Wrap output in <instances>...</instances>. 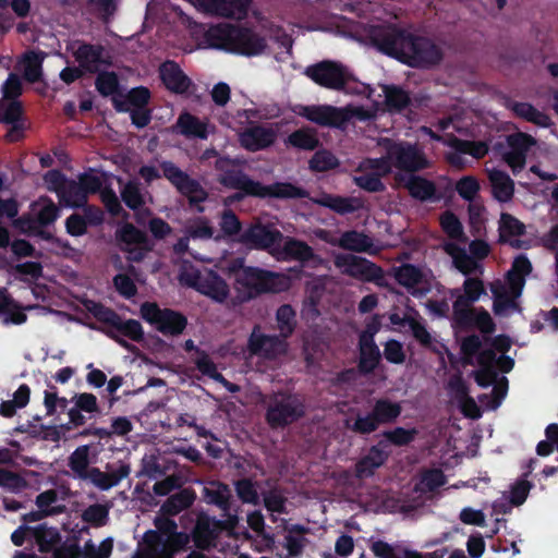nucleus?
<instances>
[{
  "instance_id": "49",
  "label": "nucleus",
  "mask_w": 558,
  "mask_h": 558,
  "mask_svg": "<svg viewBox=\"0 0 558 558\" xmlns=\"http://www.w3.org/2000/svg\"><path fill=\"white\" fill-rule=\"evenodd\" d=\"M454 401L461 409L465 416L477 418L481 416V411L475 401L466 396L464 387L458 383L454 391Z\"/></svg>"
},
{
  "instance_id": "35",
  "label": "nucleus",
  "mask_w": 558,
  "mask_h": 558,
  "mask_svg": "<svg viewBox=\"0 0 558 558\" xmlns=\"http://www.w3.org/2000/svg\"><path fill=\"white\" fill-rule=\"evenodd\" d=\"M487 174L495 198L499 202H509L514 193V183L510 177L498 169H487Z\"/></svg>"
},
{
  "instance_id": "18",
  "label": "nucleus",
  "mask_w": 558,
  "mask_h": 558,
  "mask_svg": "<svg viewBox=\"0 0 558 558\" xmlns=\"http://www.w3.org/2000/svg\"><path fill=\"white\" fill-rule=\"evenodd\" d=\"M446 251L452 257L456 268L464 275L472 274L480 268L475 258L483 259L489 253V246L483 241H474L470 244V251L473 257L466 255L464 250L456 244H446Z\"/></svg>"
},
{
  "instance_id": "21",
  "label": "nucleus",
  "mask_w": 558,
  "mask_h": 558,
  "mask_svg": "<svg viewBox=\"0 0 558 558\" xmlns=\"http://www.w3.org/2000/svg\"><path fill=\"white\" fill-rule=\"evenodd\" d=\"M118 238L124 244L131 260H142L150 250L146 235L131 223H124L119 228Z\"/></svg>"
},
{
  "instance_id": "56",
  "label": "nucleus",
  "mask_w": 558,
  "mask_h": 558,
  "mask_svg": "<svg viewBox=\"0 0 558 558\" xmlns=\"http://www.w3.org/2000/svg\"><path fill=\"white\" fill-rule=\"evenodd\" d=\"M278 328L282 336L292 333L295 326V313L289 305H282L277 312Z\"/></svg>"
},
{
  "instance_id": "43",
  "label": "nucleus",
  "mask_w": 558,
  "mask_h": 558,
  "mask_svg": "<svg viewBox=\"0 0 558 558\" xmlns=\"http://www.w3.org/2000/svg\"><path fill=\"white\" fill-rule=\"evenodd\" d=\"M31 390L26 385L20 386L13 399L0 404V414L5 417L13 416L17 409L24 408L29 401Z\"/></svg>"
},
{
  "instance_id": "38",
  "label": "nucleus",
  "mask_w": 558,
  "mask_h": 558,
  "mask_svg": "<svg viewBox=\"0 0 558 558\" xmlns=\"http://www.w3.org/2000/svg\"><path fill=\"white\" fill-rule=\"evenodd\" d=\"M360 367L364 372H372L378 361H379V351L374 343L373 337L369 335H362L360 339Z\"/></svg>"
},
{
  "instance_id": "63",
  "label": "nucleus",
  "mask_w": 558,
  "mask_h": 558,
  "mask_svg": "<svg viewBox=\"0 0 558 558\" xmlns=\"http://www.w3.org/2000/svg\"><path fill=\"white\" fill-rule=\"evenodd\" d=\"M85 307L99 320L111 325H118V316L111 310L104 307L101 304L89 300L85 302Z\"/></svg>"
},
{
  "instance_id": "42",
  "label": "nucleus",
  "mask_w": 558,
  "mask_h": 558,
  "mask_svg": "<svg viewBox=\"0 0 558 558\" xmlns=\"http://www.w3.org/2000/svg\"><path fill=\"white\" fill-rule=\"evenodd\" d=\"M499 231L502 241L510 242L514 245L517 241H513V238L523 233L524 225L509 214H501Z\"/></svg>"
},
{
  "instance_id": "5",
  "label": "nucleus",
  "mask_w": 558,
  "mask_h": 558,
  "mask_svg": "<svg viewBox=\"0 0 558 558\" xmlns=\"http://www.w3.org/2000/svg\"><path fill=\"white\" fill-rule=\"evenodd\" d=\"M180 281L196 289L218 303H232V289L223 278L209 269L198 270L193 266H184L180 272Z\"/></svg>"
},
{
  "instance_id": "29",
  "label": "nucleus",
  "mask_w": 558,
  "mask_h": 558,
  "mask_svg": "<svg viewBox=\"0 0 558 558\" xmlns=\"http://www.w3.org/2000/svg\"><path fill=\"white\" fill-rule=\"evenodd\" d=\"M21 106L14 99L3 98L0 100V122L12 124V129L8 133V138L15 142L21 137L23 123L20 122Z\"/></svg>"
},
{
  "instance_id": "24",
  "label": "nucleus",
  "mask_w": 558,
  "mask_h": 558,
  "mask_svg": "<svg viewBox=\"0 0 558 558\" xmlns=\"http://www.w3.org/2000/svg\"><path fill=\"white\" fill-rule=\"evenodd\" d=\"M252 353L266 359L277 357L287 351V344L274 336H266L260 330L254 329L248 341Z\"/></svg>"
},
{
  "instance_id": "40",
  "label": "nucleus",
  "mask_w": 558,
  "mask_h": 558,
  "mask_svg": "<svg viewBox=\"0 0 558 558\" xmlns=\"http://www.w3.org/2000/svg\"><path fill=\"white\" fill-rule=\"evenodd\" d=\"M387 453L377 447H373L368 453L356 465L359 476H368L375 469L384 464Z\"/></svg>"
},
{
  "instance_id": "8",
  "label": "nucleus",
  "mask_w": 558,
  "mask_h": 558,
  "mask_svg": "<svg viewBox=\"0 0 558 558\" xmlns=\"http://www.w3.org/2000/svg\"><path fill=\"white\" fill-rule=\"evenodd\" d=\"M210 35L221 38L217 47L244 56L259 54L266 48L264 39L250 31L225 26L213 28Z\"/></svg>"
},
{
  "instance_id": "14",
  "label": "nucleus",
  "mask_w": 558,
  "mask_h": 558,
  "mask_svg": "<svg viewBox=\"0 0 558 558\" xmlns=\"http://www.w3.org/2000/svg\"><path fill=\"white\" fill-rule=\"evenodd\" d=\"M141 316L163 335H180L186 325V319L171 310H160L155 303H144Z\"/></svg>"
},
{
  "instance_id": "36",
  "label": "nucleus",
  "mask_w": 558,
  "mask_h": 558,
  "mask_svg": "<svg viewBox=\"0 0 558 558\" xmlns=\"http://www.w3.org/2000/svg\"><path fill=\"white\" fill-rule=\"evenodd\" d=\"M130 473L128 466H121L117 471L101 472L98 469H90L87 473V477L95 486L102 490L110 489L118 485L120 481L126 477Z\"/></svg>"
},
{
  "instance_id": "50",
  "label": "nucleus",
  "mask_w": 558,
  "mask_h": 558,
  "mask_svg": "<svg viewBox=\"0 0 558 558\" xmlns=\"http://www.w3.org/2000/svg\"><path fill=\"white\" fill-rule=\"evenodd\" d=\"M148 89L140 87L134 88L129 93L126 102H122L116 99L114 104L117 109L120 111H131L133 108H142L148 101Z\"/></svg>"
},
{
  "instance_id": "6",
  "label": "nucleus",
  "mask_w": 558,
  "mask_h": 558,
  "mask_svg": "<svg viewBox=\"0 0 558 558\" xmlns=\"http://www.w3.org/2000/svg\"><path fill=\"white\" fill-rule=\"evenodd\" d=\"M305 74L316 84L329 89H345L347 93L364 94L372 98L373 90L369 86L359 83L351 86V76L345 69L336 62L323 61L311 65L305 70Z\"/></svg>"
},
{
  "instance_id": "25",
  "label": "nucleus",
  "mask_w": 558,
  "mask_h": 558,
  "mask_svg": "<svg viewBox=\"0 0 558 558\" xmlns=\"http://www.w3.org/2000/svg\"><path fill=\"white\" fill-rule=\"evenodd\" d=\"M510 150L504 154V160L513 172L525 165V154L535 144L534 138L525 133H517L508 137Z\"/></svg>"
},
{
  "instance_id": "33",
  "label": "nucleus",
  "mask_w": 558,
  "mask_h": 558,
  "mask_svg": "<svg viewBox=\"0 0 558 558\" xmlns=\"http://www.w3.org/2000/svg\"><path fill=\"white\" fill-rule=\"evenodd\" d=\"M508 109L517 117L537 126L548 128L551 125L549 116L529 102L511 101L508 104Z\"/></svg>"
},
{
  "instance_id": "16",
  "label": "nucleus",
  "mask_w": 558,
  "mask_h": 558,
  "mask_svg": "<svg viewBox=\"0 0 558 558\" xmlns=\"http://www.w3.org/2000/svg\"><path fill=\"white\" fill-rule=\"evenodd\" d=\"M450 294L456 298L452 305V318L457 324L464 325L471 316V304L485 294V288L481 280L469 278L463 283L462 293L459 290H452Z\"/></svg>"
},
{
  "instance_id": "7",
  "label": "nucleus",
  "mask_w": 558,
  "mask_h": 558,
  "mask_svg": "<svg viewBox=\"0 0 558 558\" xmlns=\"http://www.w3.org/2000/svg\"><path fill=\"white\" fill-rule=\"evenodd\" d=\"M220 181L222 184L227 186L243 190L247 194L255 196H275L288 198L301 197L304 195V192L301 189L290 183H275L269 186H264L258 182L250 180L240 171H232L230 173H226L221 177Z\"/></svg>"
},
{
  "instance_id": "60",
  "label": "nucleus",
  "mask_w": 558,
  "mask_h": 558,
  "mask_svg": "<svg viewBox=\"0 0 558 558\" xmlns=\"http://www.w3.org/2000/svg\"><path fill=\"white\" fill-rule=\"evenodd\" d=\"M407 325L411 329L413 336L417 341H420L424 345L432 344L433 338L425 326L420 320V315H409L407 317Z\"/></svg>"
},
{
  "instance_id": "64",
  "label": "nucleus",
  "mask_w": 558,
  "mask_h": 558,
  "mask_svg": "<svg viewBox=\"0 0 558 558\" xmlns=\"http://www.w3.org/2000/svg\"><path fill=\"white\" fill-rule=\"evenodd\" d=\"M459 195L465 199H473L480 191L476 178L468 175L460 179L456 185Z\"/></svg>"
},
{
  "instance_id": "44",
  "label": "nucleus",
  "mask_w": 558,
  "mask_h": 558,
  "mask_svg": "<svg viewBox=\"0 0 558 558\" xmlns=\"http://www.w3.org/2000/svg\"><path fill=\"white\" fill-rule=\"evenodd\" d=\"M120 195L132 210H137L145 204V195L141 192L138 183L134 181L125 183L120 190Z\"/></svg>"
},
{
  "instance_id": "13",
  "label": "nucleus",
  "mask_w": 558,
  "mask_h": 558,
  "mask_svg": "<svg viewBox=\"0 0 558 558\" xmlns=\"http://www.w3.org/2000/svg\"><path fill=\"white\" fill-rule=\"evenodd\" d=\"M335 266L343 274L363 281H374L381 284L384 272L380 267L368 259L338 253L335 255Z\"/></svg>"
},
{
  "instance_id": "46",
  "label": "nucleus",
  "mask_w": 558,
  "mask_h": 558,
  "mask_svg": "<svg viewBox=\"0 0 558 558\" xmlns=\"http://www.w3.org/2000/svg\"><path fill=\"white\" fill-rule=\"evenodd\" d=\"M89 448L87 446L78 447L70 457L69 465L71 470L81 478H86L89 464Z\"/></svg>"
},
{
  "instance_id": "54",
  "label": "nucleus",
  "mask_w": 558,
  "mask_h": 558,
  "mask_svg": "<svg viewBox=\"0 0 558 558\" xmlns=\"http://www.w3.org/2000/svg\"><path fill=\"white\" fill-rule=\"evenodd\" d=\"M288 143L294 147L311 150L318 145V138L312 130H299L289 136Z\"/></svg>"
},
{
  "instance_id": "28",
  "label": "nucleus",
  "mask_w": 558,
  "mask_h": 558,
  "mask_svg": "<svg viewBox=\"0 0 558 558\" xmlns=\"http://www.w3.org/2000/svg\"><path fill=\"white\" fill-rule=\"evenodd\" d=\"M276 138L272 128L254 126L240 134L241 145L248 150L256 151L271 145Z\"/></svg>"
},
{
  "instance_id": "27",
  "label": "nucleus",
  "mask_w": 558,
  "mask_h": 558,
  "mask_svg": "<svg viewBox=\"0 0 558 558\" xmlns=\"http://www.w3.org/2000/svg\"><path fill=\"white\" fill-rule=\"evenodd\" d=\"M278 258H293L298 260H312L314 266L324 265V259L315 256L312 248L301 241L293 239H282L281 246L275 254Z\"/></svg>"
},
{
  "instance_id": "23",
  "label": "nucleus",
  "mask_w": 558,
  "mask_h": 558,
  "mask_svg": "<svg viewBox=\"0 0 558 558\" xmlns=\"http://www.w3.org/2000/svg\"><path fill=\"white\" fill-rule=\"evenodd\" d=\"M397 281L413 295H424L430 289L429 275L412 265H403L396 270Z\"/></svg>"
},
{
  "instance_id": "31",
  "label": "nucleus",
  "mask_w": 558,
  "mask_h": 558,
  "mask_svg": "<svg viewBox=\"0 0 558 558\" xmlns=\"http://www.w3.org/2000/svg\"><path fill=\"white\" fill-rule=\"evenodd\" d=\"M396 180L415 198L425 201L433 197L435 194V185L422 177L399 172L396 174Z\"/></svg>"
},
{
  "instance_id": "30",
  "label": "nucleus",
  "mask_w": 558,
  "mask_h": 558,
  "mask_svg": "<svg viewBox=\"0 0 558 558\" xmlns=\"http://www.w3.org/2000/svg\"><path fill=\"white\" fill-rule=\"evenodd\" d=\"M160 77L165 86L173 93L182 94L191 87L190 78L174 62L169 61L160 66Z\"/></svg>"
},
{
  "instance_id": "47",
  "label": "nucleus",
  "mask_w": 558,
  "mask_h": 558,
  "mask_svg": "<svg viewBox=\"0 0 558 558\" xmlns=\"http://www.w3.org/2000/svg\"><path fill=\"white\" fill-rule=\"evenodd\" d=\"M110 507L107 505L95 504L87 507L82 513V520L93 526H102L109 518Z\"/></svg>"
},
{
  "instance_id": "19",
  "label": "nucleus",
  "mask_w": 558,
  "mask_h": 558,
  "mask_svg": "<svg viewBox=\"0 0 558 558\" xmlns=\"http://www.w3.org/2000/svg\"><path fill=\"white\" fill-rule=\"evenodd\" d=\"M165 177L178 189V191L186 196L191 204L203 202L207 197L204 189L194 180L190 179L187 174L181 171L171 162H163L161 165Z\"/></svg>"
},
{
  "instance_id": "9",
  "label": "nucleus",
  "mask_w": 558,
  "mask_h": 558,
  "mask_svg": "<svg viewBox=\"0 0 558 558\" xmlns=\"http://www.w3.org/2000/svg\"><path fill=\"white\" fill-rule=\"evenodd\" d=\"M421 131L434 140L444 141V143L450 148L446 154L447 161L459 169L464 168L468 165L465 155H469L474 159H481L489 149L488 144L484 141H463L457 137L444 140L427 128H422Z\"/></svg>"
},
{
  "instance_id": "62",
  "label": "nucleus",
  "mask_w": 558,
  "mask_h": 558,
  "mask_svg": "<svg viewBox=\"0 0 558 558\" xmlns=\"http://www.w3.org/2000/svg\"><path fill=\"white\" fill-rule=\"evenodd\" d=\"M415 434V429H405L402 427H397L392 430L385 432L383 434V437L387 441L396 446H403L412 441L414 439Z\"/></svg>"
},
{
  "instance_id": "22",
  "label": "nucleus",
  "mask_w": 558,
  "mask_h": 558,
  "mask_svg": "<svg viewBox=\"0 0 558 558\" xmlns=\"http://www.w3.org/2000/svg\"><path fill=\"white\" fill-rule=\"evenodd\" d=\"M102 184V177L92 171L80 178V183H70L62 197L69 206H80L85 201L86 193L96 192Z\"/></svg>"
},
{
  "instance_id": "26",
  "label": "nucleus",
  "mask_w": 558,
  "mask_h": 558,
  "mask_svg": "<svg viewBox=\"0 0 558 558\" xmlns=\"http://www.w3.org/2000/svg\"><path fill=\"white\" fill-rule=\"evenodd\" d=\"M243 241L254 247L268 248L275 255L281 246L282 236L278 231L254 226L245 231Z\"/></svg>"
},
{
  "instance_id": "61",
  "label": "nucleus",
  "mask_w": 558,
  "mask_h": 558,
  "mask_svg": "<svg viewBox=\"0 0 558 558\" xmlns=\"http://www.w3.org/2000/svg\"><path fill=\"white\" fill-rule=\"evenodd\" d=\"M348 428L355 433L368 434L377 429L379 423L374 413L367 415H359L352 424L347 423Z\"/></svg>"
},
{
  "instance_id": "41",
  "label": "nucleus",
  "mask_w": 558,
  "mask_h": 558,
  "mask_svg": "<svg viewBox=\"0 0 558 558\" xmlns=\"http://www.w3.org/2000/svg\"><path fill=\"white\" fill-rule=\"evenodd\" d=\"M317 203L340 214L352 213L363 207V203L359 198H343L330 195L322 197Z\"/></svg>"
},
{
  "instance_id": "55",
  "label": "nucleus",
  "mask_w": 558,
  "mask_h": 558,
  "mask_svg": "<svg viewBox=\"0 0 558 558\" xmlns=\"http://www.w3.org/2000/svg\"><path fill=\"white\" fill-rule=\"evenodd\" d=\"M339 166L337 157L327 150L317 151L310 161L311 169L315 171H327Z\"/></svg>"
},
{
  "instance_id": "39",
  "label": "nucleus",
  "mask_w": 558,
  "mask_h": 558,
  "mask_svg": "<svg viewBox=\"0 0 558 558\" xmlns=\"http://www.w3.org/2000/svg\"><path fill=\"white\" fill-rule=\"evenodd\" d=\"M384 106L389 111H400L410 104V97L402 88L393 85H383Z\"/></svg>"
},
{
  "instance_id": "12",
  "label": "nucleus",
  "mask_w": 558,
  "mask_h": 558,
  "mask_svg": "<svg viewBox=\"0 0 558 558\" xmlns=\"http://www.w3.org/2000/svg\"><path fill=\"white\" fill-rule=\"evenodd\" d=\"M189 543L186 534L172 532H147L142 548L148 558H171Z\"/></svg>"
},
{
  "instance_id": "11",
  "label": "nucleus",
  "mask_w": 558,
  "mask_h": 558,
  "mask_svg": "<svg viewBox=\"0 0 558 558\" xmlns=\"http://www.w3.org/2000/svg\"><path fill=\"white\" fill-rule=\"evenodd\" d=\"M386 159L401 171L414 172L428 167L429 161L422 150L409 143L385 141Z\"/></svg>"
},
{
  "instance_id": "15",
  "label": "nucleus",
  "mask_w": 558,
  "mask_h": 558,
  "mask_svg": "<svg viewBox=\"0 0 558 558\" xmlns=\"http://www.w3.org/2000/svg\"><path fill=\"white\" fill-rule=\"evenodd\" d=\"M390 171L391 166L384 157L365 159L360 162L352 179L359 187L365 191L379 192L384 190L381 178Z\"/></svg>"
},
{
  "instance_id": "2",
  "label": "nucleus",
  "mask_w": 558,
  "mask_h": 558,
  "mask_svg": "<svg viewBox=\"0 0 558 558\" xmlns=\"http://www.w3.org/2000/svg\"><path fill=\"white\" fill-rule=\"evenodd\" d=\"M531 271L530 260L524 256H518L508 271L507 283L495 282L492 284L494 312L497 315H507L517 310L515 300L521 295L524 277Z\"/></svg>"
},
{
  "instance_id": "1",
  "label": "nucleus",
  "mask_w": 558,
  "mask_h": 558,
  "mask_svg": "<svg viewBox=\"0 0 558 558\" xmlns=\"http://www.w3.org/2000/svg\"><path fill=\"white\" fill-rule=\"evenodd\" d=\"M493 344L500 353L498 357L490 350L480 352L482 342L477 336L465 338L461 344L466 363L478 367L473 372V376L481 387H487L494 383L497 369L509 372L513 366V361L505 355L511 345L509 338L499 336Z\"/></svg>"
},
{
  "instance_id": "3",
  "label": "nucleus",
  "mask_w": 558,
  "mask_h": 558,
  "mask_svg": "<svg viewBox=\"0 0 558 558\" xmlns=\"http://www.w3.org/2000/svg\"><path fill=\"white\" fill-rule=\"evenodd\" d=\"M380 102L372 99V106L363 108L359 106H347L337 108L328 105L300 107L299 116L323 126H340L352 118L365 120L373 118L380 110Z\"/></svg>"
},
{
  "instance_id": "17",
  "label": "nucleus",
  "mask_w": 558,
  "mask_h": 558,
  "mask_svg": "<svg viewBox=\"0 0 558 558\" xmlns=\"http://www.w3.org/2000/svg\"><path fill=\"white\" fill-rule=\"evenodd\" d=\"M303 414L301 401L293 396H277L267 412V421L272 427L294 422Z\"/></svg>"
},
{
  "instance_id": "32",
  "label": "nucleus",
  "mask_w": 558,
  "mask_h": 558,
  "mask_svg": "<svg viewBox=\"0 0 558 558\" xmlns=\"http://www.w3.org/2000/svg\"><path fill=\"white\" fill-rule=\"evenodd\" d=\"M331 244L344 250L368 254H376L379 251L366 234L356 231L344 232L337 241H331Z\"/></svg>"
},
{
  "instance_id": "34",
  "label": "nucleus",
  "mask_w": 558,
  "mask_h": 558,
  "mask_svg": "<svg viewBox=\"0 0 558 558\" xmlns=\"http://www.w3.org/2000/svg\"><path fill=\"white\" fill-rule=\"evenodd\" d=\"M73 49L76 61L85 71L96 72L105 63L102 49L99 47L78 45L76 48L73 47Z\"/></svg>"
},
{
  "instance_id": "4",
  "label": "nucleus",
  "mask_w": 558,
  "mask_h": 558,
  "mask_svg": "<svg viewBox=\"0 0 558 558\" xmlns=\"http://www.w3.org/2000/svg\"><path fill=\"white\" fill-rule=\"evenodd\" d=\"M397 58L411 66H430L442 58L440 48L427 38L400 35L392 43Z\"/></svg>"
},
{
  "instance_id": "45",
  "label": "nucleus",
  "mask_w": 558,
  "mask_h": 558,
  "mask_svg": "<svg viewBox=\"0 0 558 558\" xmlns=\"http://www.w3.org/2000/svg\"><path fill=\"white\" fill-rule=\"evenodd\" d=\"M373 413L379 424L395 421L401 413V405L389 400H378Z\"/></svg>"
},
{
  "instance_id": "10",
  "label": "nucleus",
  "mask_w": 558,
  "mask_h": 558,
  "mask_svg": "<svg viewBox=\"0 0 558 558\" xmlns=\"http://www.w3.org/2000/svg\"><path fill=\"white\" fill-rule=\"evenodd\" d=\"M230 271L234 276V289L232 290V304H238L252 299L257 293L265 291V272L256 268L245 267L241 260L236 262Z\"/></svg>"
},
{
  "instance_id": "57",
  "label": "nucleus",
  "mask_w": 558,
  "mask_h": 558,
  "mask_svg": "<svg viewBox=\"0 0 558 558\" xmlns=\"http://www.w3.org/2000/svg\"><path fill=\"white\" fill-rule=\"evenodd\" d=\"M56 502L57 493L52 489L39 494L36 498L37 507L46 515L59 513L63 510V507L56 506Z\"/></svg>"
},
{
  "instance_id": "58",
  "label": "nucleus",
  "mask_w": 558,
  "mask_h": 558,
  "mask_svg": "<svg viewBox=\"0 0 558 558\" xmlns=\"http://www.w3.org/2000/svg\"><path fill=\"white\" fill-rule=\"evenodd\" d=\"M445 484V477L440 471H429L423 474L418 484L416 485L417 490L423 494H429L436 488Z\"/></svg>"
},
{
  "instance_id": "53",
  "label": "nucleus",
  "mask_w": 558,
  "mask_h": 558,
  "mask_svg": "<svg viewBox=\"0 0 558 558\" xmlns=\"http://www.w3.org/2000/svg\"><path fill=\"white\" fill-rule=\"evenodd\" d=\"M33 214L41 225H48L58 217V208L51 201L43 198L34 204Z\"/></svg>"
},
{
  "instance_id": "52",
  "label": "nucleus",
  "mask_w": 558,
  "mask_h": 558,
  "mask_svg": "<svg viewBox=\"0 0 558 558\" xmlns=\"http://www.w3.org/2000/svg\"><path fill=\"white\" fill-rule=\"evenodd\" d=\"M215 522H213L208 517H201L197 521L194 538L197 547L205 548L210 545L214 538V531L211 526H215Z\"/></svg>"
},
{
  "instance_id": "48",
  "label": "nucleus",
  "mask_w": 558,
  "mask_h": 558,
  "mask_svg": "<svg viewBox=\"0 0 558 558\" xmlns=\"http://www.w3.org/2000/svg\"><path fill=\"white\" fill-rule=\"evenodd\" d=\"M41 62L43 58L38 53L29 52L24 56L21 61V70L27 81L36 82L39 80L41 74Z\"/></svg>"
},
{
  "instance_id": "59",
  "label": "nucleus",
  "mask_w": 558,
  "mask_h": 558,
  "mask_svg": "<svg viewBox=\"0 0 558 558\" xmlns=\"http://www.w3.org/2000/svg\"><path fill=\"white\" fill-rule=\"evenodd\" d=\"M192 495L184 490L170 497L162 506V510L167 514H175L182 509L189 507L192 504Z\"/></svg>"
},
{
  "instance_id": "37",
  "label": "nucleus",
  "mask_w": 558,
  "mask_h": 558,
  "mask_svg": "<svg viewBox=\"0 0 558 558\" xmlns=\"http://www.w3.org/2000/svg\"><path fill=\"white\" fill-rule=\"evenodd\" d=\"M179 132L185 136H193L198 138H206L211 128L205 121L190 114L183 113L177 121Z\"/></svg>"
},
{
  "instance_id": "51",
  "label": "nucleus",
  "mask_w": 558,
  "mask_h": 558,
  "mask_svg": "<svg viewBox=\"0 0 558 558\" xmlns=\"http://www.w3.org/2000/svg\"><path fill=\"white\" fill-rule=\"evenodd\" d=\"M373 553L379 558H422L416 551L395 549L385 542H376L372 546Z\"/></svg>"
},
{
  "instance_id": "20",
  "label": "nucleus",
  "mask_w": 558,
  "mask_h": 558,
  "mask_svg": "<svg viewBox=\"0 0 558 558\" xmlns=\"http://www.w3.org/2000/svg\"><path fill=\"white\" fill-rule=\"evenodd\" d=\"M197 10L225 17L245 16L251 0H189Z\"/></svg>"
}]
</instances>
